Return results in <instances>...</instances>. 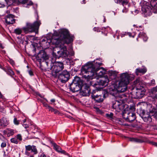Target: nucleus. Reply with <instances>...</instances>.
<instances>
[{
  "mask_svg": "<svg viewBox=\"0 0 157 157\" xmlns=\"http://www.w3.org/2000/svg\"><path fill=\"white\" fill-rule=\"evenodd\" d=\"M138 38H143L145 41H146L147 40V38L146 34L143 32H140L138 35V37L136 39L137 41H138Z\"/></svg>",
  "mask_w": 157,
  "mask_h": 157,
  "instance_id": "b1692460",
  "label": "nucleus"
},
{
  "mask_svg": "<svg viewBox=\"0 0 157 157\" xmlns=\"http://www.w3.org/2000/svg\"><path fill=\"white\" fill-rule=\"evenodd\" d=\"M22 32V29L20 28H17L14 30V33L17 35H20Z\"/></svg>",
  "mask_w": 157,
  "mask_h": 157,
  "instance_id": "2f4dec72",
  "label": "nucleus"
},
{
  "mask_svg": "<svg viewBox=\"0 0 157 157\" xmlns=\"http://www.w3.org/2000/svg\"><path fill=\"white\" fill-rule=\"evenodd\" d=\"M39 157H49V156H47L44 153H42L40 155H39Z\"/></svg>",
  "mask_w": 157,
  "mask_h": 157,
  "instance_id": "49530a36",
  "label": "nucleus"
},
{
  "mask_svg": "<svg viewBox=\"0 0 157 157\" xmlns=\"http://www.w3.org/2000/svg\"><path fill=\"white\" fill-rule=\"evenodd\" d=\"M64 68L63 64L60 62H55L52 63L51 74L54 78H56L59 72Z\"/></svg>",
  "mask_w": 157,
  "mask_h": 157,
  "instance_id": "423d86ee",
  "label": "nucleus"
},
{
  "mask_svg": "<svg viewBox=\"0 0 157 157\" xmlns=\"http://www.w3.org/2000/svg\"><path fill=\"white\" fill-rule=\"evenodd\" d=\"M113 114L112 113H110L105 114V116L107 118L109 119H113Z\"/></svg>",
  "mask_w": 157,
  "mask_h": 157,
  "instance_id": "7c9ffc66",
  "label": "nucleus"
},
{
  "mask_svg": "<svg viewBox=\"0 0 157 157\" xmlns=\"http://www.w3.org/2000/svg\"><path fill=\"white\" fill-rule=\"evenodd\" d=\"M115 2L117 3L121 4L123 6H126L128 4V0H114Z\"/></svg>",
  "mask_w": 157,
  "mask_h": 157,
  "instance_id": "5701e85b",
  "label": "nucleus"
},
{
  "mask_svg": "<svg viewBox=\"0 0 157 157\" xmlns=\"http://www.w3.org/2000/svg\"><path fill=\"white\" fill-rule=\"evenodd\" d=\"M6 73L12 77L13 78V76L14 75V73L10 67H7V71H6Z\"/></svg>",
  "mask_w": 157,
  "mask_h": 157,
  "instance_id": "bb28decb",
  "label": "nucleus"
},
{
  "mask_svg": "<svg viewBox=\"0 0 157 157\" xmlns=\"http://www.w3.org/2000/svg\"><path fill=\"white\" fill-rule=\"evenodd\" d=\"M122 116L125 121L129 123L132 122L136 118L135 114L134 113L129 112L128 111L123 112Z\"/></svg>",
  "mask_w": 157,
  "mask_h": 157,
  "instance_id": "1a4fd4ad",
  "label": "nucleus"
},
{
  "mask_svg": "<svg viewBox=\"0 0 157 157\" xmlns=\"http://www.w3.org/2000/svg\"><path fill=\"white\" fill-rule=\"evenodd\" d=\"M6 13H7V14H10V10H7L6 11Z\"/></svg>",
  "mask_w": 157,
  "mask_h": 157,
  "instance_id": "69168bd1",
  "label": "nucleus"
},
{
  "mask_svg": "<svg viewBox=\"0 0 157 157\" xmlns=\"http://www.w3.org/2000/svg\"><path fill=\"white\" fill-rule=\"evenodd\" d=\"M2 69L3 70L5 71L6 72V71H7V67L6 69V68H5V67H2Z\"/></svg>",
  "mask_w": 157,
  "mask_h": 157,
  "instance_id": "4d7b16f0",
  "label": "nucleus"
},
{
  "mask_svg": "<svg viewBox=\"0 0 157 157\" xmlns=\"http://www.w3.org/2000/svg\"><path fill=\"white\" fill-rule=\"evenodd\" d=\"M6 3L8 6L7 7V9L9 6H10L12 4V0H5Z\"/></svg>",
  "mask_w": 157,
  "mask_h": 157,
  "instance_id": "72a5a7b5",
  "label": "nucleus"
},
{
  "mask_svg": "<svg viewBox=\"0 0 157 157\" xmlns=\"http://www.w3.org/2000/svg\"><path fill=\"white\" fill-rule=\"evenodd\" d=\"M104 17V21H103L104 22H105L106 21V19H105V17L104 16H103Z\"/></svg>",
  "mask_w": 157,
  "mask_h": 157,
  "instance_id": "774afa93",
  "label": "nucleus"
},
{
  "mask_svg": "<svg viewBox=\"0 0 157 157\" xmlns=\"http://www.w3.org/2000/svg\"><path fill=\"white\" fill-rule=\"evenodd\" d=\"M8 132V136L9 137L13 135L14 133V132L13 130L10 128H7Z\"/></svg>",
  "mask_w": 157,
  "mask_h": 157,
  "instance_id": "c756f323",
  "label": "nucleus"
},
{
  "mask_svg": "<svg viewBox=\"0 0 157 157\" xmlns=\"http://www.w3.org/2000/svg\"><path fill=\"white\" fill-rule=\"evenodd\" d=\"M93 30L94 31H97V32H99L100 31V29L98 27H94L93 29Z\"/></svg>",
  "mask_w": 157,
  "mask_h": 157,
  "instance_id": "de8ad7c7",
  "label": "nucleus"
},
{
  "mask_svg": "<svg viewBox=\"0 0 157 157\" xmlns=\"http://www.w3.org/2000/svg\"><path fill=\"white\" fill-rule=\"evenodd\" d=\"M94 91H93L91 95L92 99H94L96 102L100 103L102 102L105 98V95L104 94H94Z\"/></svg>",
  "mask_w": 157,
  "mask_h": 157,
  "instance_id": "f8f14e48",
  "label": "nucleus"
},
{
  "mask_svg": "<svg viewBox=\"0 0 157 157\" xmlns=\"http://www.w3.org/2000/svg\"><path fill=\"white\" fill-rule=\"evenodd\" d=\"M35 13L36 15V21L33 23L27 22L26 24V27H23L22 29L25 33L37 31L39 28L41 23L40 21L39 20V17L36 11H35Z\"/></svg>",
  "mask_w": 157,
  "mask_h": 157,
  "instance_id": "39448f33",
  "label": "nucleus"
},
{
  "mask_svg": "<svg viewBox=\"0 0 157 157\" xmlns=\"http://www.w3.org/2000/svg\"><path fill=\"white\" fill-rule=\"evenodd\" d=\"M108 92L109 94L114 96H115L118 92L117 88H115L114 86L113 85L109 87L108 90Z\"/></svg>",
  "mask_w": 157,
  "mask_h": 157,
  "instance_id": "6ab92c4d",
  "label": "nucleus"
},
{
  "mask_svg": "<svg viewBox=\"0 0 157 157\" xmlns=\"http://www.w3.org/2000/svg\"><path fill=\"white\" fill-rule=\"evenodd\" d=\"M25 150L27 151H31L32 152H33L34 155L38 153V151L36 147L34 145H28L25 146Z\"/></svg>",
  "mask_w": 157,
  "mask_h": 157,
  "instance_id": "a211bd4d",
  "label": "nucleus"
},
{
  "mask_svg": "<svg viewBox=\"0 0 157 157\" xmlns=\"http://www.w3.org/2000/svg\"><path fill=\"white\" fill-rule=\"evenodd\" d=\"M128 84L123 83L121 82H119L117 89L118 92H124L127 89Z\"/></svg>",
  "mask_w": 157,
  "mask_h": 157,
  "instance_id": "dca6fc26",
  "label": "nucleus"
},
{
  "mask_svg": "<svg viewBox=\"0 0 157 157\" xmlns=\"http://www.w3.org/2000/svg\"><path fill=\"white\" fill-rule=\"evenodd\" d=\"M4 109H2V108H1L0 109V112H2V113H3L4 112Z\"/></svg>",
  "mask_w": 157,
  "mask_h": 157,
  "instance_id": "680f3d73",
  "label": "nucleus"
},
{
  "mask_svg": "<svg viewBox=\"0 0 157 157\" xmlns=\"http://www.w3.org/2000/svg\"><path fill=\"white\" fill-rule=\"evenodd\" d=\"M135 82L136 84V90H133L132 92V94L134 98H141L145 94L144 85L141 84L139 79H136Z\"/></svg>",
  "mask_w": 157,
  "mask_h": 157,
  "instance_id": "20e7f679",
  "label": "nucleus"
},
{
  "mask_svg": "<svg viewBox=\"0 0 157 157\" xmlns=\"http://www.w3.org/2000/svg\"><path fill=\"white\" fill-rule=\"evenodd\" d=\"M28 0H18L19 4L21 3L22 4H25L28 1Z\"/></svg>",
  "mask_w": 157,
  "mask_h": 157,
  "instance_id": "e433bc0d",
  "label": "nucleus"
},
{
  "mask_svg": "<svg viewBox=\"0 0 157 157\" xmlns=\"http://www.w3.org/2000/svg\"><path fill=\"white\" fill-rule=\"evenodd\" d=\"M82 83L80 78L76 76L74 78L72 82L70 84V89L73 92L80 90Z\"/></svg>",
  "mask_w": 157,
  "mask_h": 157,
  "instance_id": "0eeeda50",
  "label": "nucleus"
},
{
  "mask_svg": "<svg viewBox=\"0 0 157 157\" xmlns=\"http://www.w3.org/2000/svg\"><path fill=\"white\" fill-rule=\"evenodd\" d=\"M51 102L54 103L55 101V100L54 99H51L50 100Z\"/></svg>",
  "mask_w": 157,
  "mask_h": 157,
  "instance_id": "bf43d9fd",
  "label": "nucleus"
},
{
  "mask_svg": "<svg viewBox=\"0 0 157 157\" xmlns=\"http://www.w3.org/2000/svg\"><path fill=\"white\" fill-rule=\"evenodd\" d=\"M147 71V69L145 68H139L136 69L135 73L137 75H138L139 73H141L143 74H144Z\"/></svg>",
  "mask_w": 157,
  "mask_h": 157,
  "instance_id": "412c9836",
  "label": "nucleus"
},
{
  "mask_svg": "<svg viewBox=\"0 0 157 157\" xmlns=\"http://www.w3.org/2000/svg\"><path fill=\"white\" fill-rule=\"evenodd\" d=\"M152 0H151L150 4L152 8L145 5L143 6L142 8V10L143 13H146V15H150L151 13H157V0H155L154 6H153L151 3Z\"/></svg>",
  "mask_w": 157,
  "mask_h": 157,
  "instance_id": "6e6552de",
  "label": "nucleus"
},
{
  "mask_svg": "<svg viewBox=\"0 0 157 157\" xmlns=\"http://www.w3.org/2000/svg\"><path fill=\"white\" fill-rule=\"evenodd\" d=\"M102 63H97L94 64L93 63L86 65L82 66L81 69V72L82 75V78L86 80L87 81H89L93 78L94 74L97 75V72L101 69H103L102 71H101L98 73L99 76L101 77L105 73L106 71L102 67H100Z\"/></svg>",
  "mask_w": 157,
  "mask_h": 157,
  "instance_id": "f03ea898",
  "label": "nucleus"
},
{
  "mask_svg": "<svg viewBox=\"0 0 157 157\" xmlns=\"http://www.w3.org/2000/svg\"><path fill=\"white\" fill-rule=\"evenodd\" d=\"M2 137L4 138V137L1 133H0V139H1Z\"/></svg>",
  "mask_w": 157,
  "mask_h": 157,
  "instance_id": "0e129e2a",
  "label": "nucleus"
},
{
  "mask_svg": "<svg viewBox=\"0 0 157 157\" xmlns=\"http://www.w3.org/2000/svg\"><path fill=\"white\" fill-rule=\"evenodd\" d=\"M151 127L152 129L157 130V124H153L151 126Z\"/></svg>",
  "mask_w": 157,
  "mask_h": 157,
  "instance_id": "37998d69",
  "label": "nucleus"
},
{
  "mask_svg": "<svg viewBox=\"0 0 157 157\" xmlns=\"http://www.w3.org/2000/svg\"><path fill=\"white\" fill-rule=\"evenodd\" d=\"M128 140H129L131 142L137 143H141L143 142L142 140H141L140 139L134 138H129Z\"/></svg>",
  "mask_w": 157,
  "mask_h": 157,
  "instance_id": "cd10ccee",
  "label": "nucleus"
},
{
  "mask_svg": "<svg viewBox=\"0 0 157 157\" xmlns=\"http://www.w3.org/2000/svg\"><path fill=\"white\" fill-rule=\"evenodd\" d=\"M55 114L59 113V111L55 109H54V110L53 111Z\"/></svg>",
  "mask_w": 157,
  "mask_h": 157,
  "instance_id": "864d4df0",
  "label": "nucleus"
},
{
  "mask_svg": "<svg viewBox=\"0 0 157 157\" xmlns=\"http://www.w3.org/2000/svg\"><path fill=\"white\" fill-rule=\"evenodd\" d=\"M5 5L4 4H2L0 3V8H3L5 7Z\"/></svg>",
  "mask_w": 157,
  "mask_h": 157,
  "instance_id": "6e6d98bb",
  "label": "nucleus"
},
{
  "mask_svg": "<svg viewBox=\"0 0 157 157\" xmlns=\"http://www.w3.org/2000/svg\"><path fill=\"white\" fill-rule=\"evenodd\" d=\"M29 74L31 75L32 76L33 75V71L31 70H29Z\"/></svg>",
  "mask_w": 157,
  "mask_h": 157,
  "instance_id": "603ef678",
  "label": "nucleus"
},
{
  "mask_svg": "<svg viewBox=\"0 0 157 157\" xmlns=\"http://www.w3.org/2000/svg\"><path fill=\"white\" fill-rule=\"evenodd\" d=\"M6 143L5 142H4L2 143L1 144V147L2 148L5 147H6Z\"/></svg>",
  "mask_w": 157,
  "mask_h": 157,
  "instance_id": "a19ab883",
  "label": "nucleus"
},
{
  "mask_svg": "<svg viewBox=\"0 0 157 157\" xmlns=\"http://www.w3.org/2000/svg\"><path fill=\"white\" fill-rule=\"evenodd\" d=\"M13 122L14 124L16 125H18L20 123V121L19 120H17V118L15 117H14Z\"/></svg>",
  "mask_w": 157,
  "mask_h": 157,
  "instance_id": "473e14b6",
  "label": "nucleus"
},
{
  "mask_svg": "<svg viewBox=\"0 0 157 157\" xmlns=\"http://www.w3.org/2000/svg\"><path fill=\"white\" fill-rule=\"evenodd\" d=\"M33 4V2L31 1H30L25 6L27 8H29V6L32 5Z\"/></svg>",
  "mask_w": 157,
  "mask_h": 157,
  "instance_id": "c03bdc74",
  "label": "nucleus"
},
{
  "mask_svg": "<svg viewBox=\"0 0 157 157\" xmlns=\"http://www.w3.org/2000/svg\"><path fill=\"white\" fill-rule=\"evenodd\" d=\"M3 97V95L1 93V92H0V98H2Z\"/></svg>",
  "mask_w": 157,
  "mask_h": 157,
  "instance_id": "e2e57ef3",
  "label": "nucleus"
},
{
  "mask_svg": "<svg viewBox=\"0 0 157 157\" xmlns=\"http://www.w3.org/2000/svg\"><path fill=\"white\" fill-rule=\"evenodd\" d=\"M49 40H48L47 37H44V38H42L41 40L40 41V42H49Z\"/></svg>",
  "mask_w": 157,
  "mask_h": 157,
  "instance_id": "4c0bfd02",
  "label": "nucleus"
},
{
  "mask_svg": "<svg viewBox=\"0 0 157 157\" xmlns=\"http://www.w3.org/2000/svg\"><path fill=\"white\" fill-rule=\"evenodd\" d=\"M26 119H24L23 120V124L25 123L26 122Z\"/></svg>",
  "mask_w": 157,
  "mask_h": 157,
  "instance_id": "338daca9",
  "label": "nucleus"
},
{
  "mask_svg": "<svg viewBox=\"0 0 157 157\" xmlns=\"http://www.w3.org/2000/svg\"><path fill=\"white\" fill-rule=\"evenodd\" d=\"M9 62L13 66L15 64L14 61L11 59H9Z\"/></svg>",
  "mask_w": 157,
  "mask_h": 157,
  "instance_id": "ea45409f",
  "label": "nucleus"
},
{
  "mask_svg": "<svg viewBox=\"0 0 157 157\" xmlns=\"http://www.w3.org/2000/svg\"><path fill=\"white\" fill-rule=\"evenodd\" d=\"M3 133L4 135L7 134V136H8V132L7 128L6 129V130L3 131Z\"/></svg>",
  "mask_w": 157,
  "mask_h": 157,
  "instance_id": "8fccbe9b",
  "label": "nucleus"
},
{
  "mask_svg": "<svg viewBox=\"0 0 157 157\" xmlns=\"http://www.w3.org/2000/svg\"><path fill=\"white\" fill-rule=\"evenodd\" d=\"M151 84L152 85H154L155 84V81L154 79H152L151 80Z\"/></svg>",
  "mask_w": 157,
  "mask_h": 157,
  "instance_id": "09e8293b",
  "label": "nucleus"
},
{
  "mask_svg": "<svg viewBox=\"0 0 157 157\" xmlns=\"http://www.w3.org/2000/svg\"><path fill=\"white\" fill-rule=\"evenodd\" d=\"M74 38V36L70 35L67 29H63L55 32L52 39L48 40L49 42H40V46L45 49L49 47L51 43L55 45L56 47L60 48V50L57 52L56 58H66L69 55V52L66 47L64 44L71 43L73 41Z\"/></svg>",
  "mask_w": 157,
  "mask_h": 157,
  "instance_id": "f257e3e1",
  "label": "nucleus"
},
{
  "mask_svg": "<svg viewBox=\"0 0 157 157\" xmlns=\"http://www.w3.org/2000/svg\"><path fill=\"white\" fill-rule=\"evenodd\" d=\"M155 0H152L151 1V4H152V5L153 6H154V3L155 4Z\"/></svg>",
  "mask_w": 157,
  "mask_h": 157,
  "instance_id": "13d9d810",
  "label": "nucleus"
},
{
  "mask_svg": "<svg viewBox=\"0 0 157 157\" xmlns=\"http://www.w3.org/2000/svg\"><path fill=\"white\" fill-rule=\"evenodd\" d=\"M15 16L12 14H9L5 18V22L7 25L13 24L15 22Z\"/></svg>",
  "mask_w": 157,
  "mask_h": 157,
  "instance_id": "2eb2a0df",
  "label": "nucleus"
},
{
  "mask_svg": "<svg viewBox=\"0 0 157 157\" xmlns=\"http://www.w3.org/2000/svg\"><path fill=\"white\" fill-rule=\"evenodd\" d=\"M152 96L155 99H157V86L153 88L151 90Z\"/></svg>",
  "mask_w": 157,
  "mask_h": 157,
  "instance_id": "a878e982",
  "label": "nucleus"
},
{
  "mask_svg": "<svg viewBox=\"0 0 157 157\" xmlns=\"http://www.w3.org/2000/svg\"><path fill=\"white\" fill-rule=\"evenodd\" d=\"M51 143L54 149L56 151L59 152L61 151V147L57 145L56 143H54L52 141H51Z\"/></svg>",
  "mask_w": 157,
  "mask_h": 157,
  "instance_id": "393cba45",
  "label": "nucleus"
},
{
  "mask_svg": "<svg viewBox=\"0 0 157 157\" xmlns=\"http://www.w3.org/2000/svg\"><path fill=\"white\" fill-rule=\"evenodd\" d=\"M16 139L20 141H21L22 140V138L21 135L20 134H17L16 136Z\"/></svg>",
  "mask_w": 157,
  "mask_h": 157,
  "instance_id": "58836bf2",
  "label": "nucleus"
},
{
  "mask_svg": "<svg viewBox=\"0 0 157 157\" xmlns=\"http://www.w3.org/2000/svg\"><path fill=\"white\" fill-rule=\"evenodd\" d=\"M143 120L145 122L147 123L151 122L152 121L151 116L148 114H145L144 111H142V113L140 115Z\"/></svg>",
  "mask_w": 157,
  "mask_h": 157,
  "instance_id": "f3484780",
  "label": "nucleus"
},
{
  "mask_svg": "<svg viewBox=\"0 0 157 157\" xmlns=\"http://www.w3.org/2000/svg\"><path fill=\"white\" fill-rule=\"evenodd\" d=\"M112 108L118 112H120L124 108L123 104L118 101L114 100L112 102Z\"/></svg>",
  "mask_w": 157,
  "mask_h": 157,
  "instance_id": "4468645a",
  "label": "nucleus"
},
{
  "mask_svg": "<svg viewBox=\"0 0 157 157\" xmlns=\"http://www.w3.org/2000/svg\"><path fill=\"white\" fill-rule=\"evenodd\" d=\"M80 90L81 94L83 96H87L90 95V87L86 84H82Z\"/></svg>",
  "mask_w": 157,
  "mask_h": 157,
  "instance_id": "ddd939ff",
  "label": "nucleus"
},
{
  "mask_svg": "<svg viewBox=\"0 0 157 157\" xmlns=\"http://www.w3.org/2000/svg\"><path fill=\"white\" fill-rule=\"evenodd\" d=\"M43 105L44 106L47 108L48 109V111H51V112H53L54 110V109L50 106L48 104H47L45 103H43Z\"/></svg>",
  "mask_w": 157,
  "mask_h": 157,
  "instance_id": "c85d7f7f",
  "label": "nucleus"
},
{
  "mask_svg": "<svg viewBox=\"0 0 157 157\" xmlns=\"http://www.w3.org/2000/svg\"><path fill=\"white\" fill-rule=\"evenodd\" d=\"M12 4L19 5L18 0H12Z\"/></svg>",
  "mask_w": 157,
  "mask_h": 157,
  "instance_id": "79ce46f5",
  "label": "nucleus"
},
{
  "mask_svg": "<svg viewBox=\"0 0 157 157\" xmlns=\"http://www.w3.org/2000/svg\"><path fill=\"white\" fill-rule=\"evenodd\" d=\"M23 126L25 128H26L29 127L28 125L27 124H23Z\"/></svg>",
  "mask_w": 157,
  "mask_h": 157,
  "instance_id": "3c124183",
  "label": "nucleus"
},
{
  "mask_svg": "<svg viewBox=\"0 0 157 157\" xmlns=\"http://www.w3.org/2000/svg\"><path fill=\"white\" fill-rule=\"evenodd\" d=\"M59 152L66 155H68V153L66 152L64 150H62V149Z\"/></svg>",
  "mask_w": 157,
  "mask_h": 157,
  "instance_id": "a18cd8bd",
  "label": "nucleus"
},
{
  "mask_svg": "<svg viewBox=\"0 0 157 157\" xmlns=\"http://www.w3.org/2000/svg\"><path fill=\"white\" fill-rule=\"evenodd\" d=\"M124 35H128L129 36L131 37L132 36V34L130 33L129 32H125L124 33L122 34L121 35V36L122 37L124 36ZM133 37H134V36H132Z\"/></svg>",
  "mask_w": 157,
  "mask_h": 157,
  "instance_id": "c9c22d12",
  "label": "nucleus"
},
{
  "mask_svg": "<svg viewBox=\"0 0 157 157\" xmlns=\"http://www.w3.org/2000/svg\"><path fill=\"white\" fill-rule=\"evenodd\" d=\"M152 144L153 145H154L155 147H157V143H156L155 142H152Z\"/></svg>",
  "mask_w": 157,
  "mask_h": 157,
  "instance_id": "5fc2aeb1",
  "label": "nucleus"
},
{
  "mask_svg": "<svg viewBox=\"0 0 157 157\" xmlns=\"http://www.w3.org/2000/svg\"><path fill=\"white\" fill-rule=\"evenodd\" d=\"M82 4H85L86 3V1L85 0H83L82 2H81Z\"/></svg>",
  "mask_w": 157,
  "mask_h": 157,
  "instance_id": "052dcab7",
  "label": "nucleus"
},
{
  "mask_svg": "<svg viewBox=\"0 0 157 157\" xmlns=\"http://www.w3.org/2000/svg\"><path fill=\"white\" fill-rule=\"evenodd\" d=\"M10 141L11 142L15 144H17L18 143V141L17 140V139L15 138H11L10 139Z\"/></svg>",
  "mask_w": 157,
  "mask_h": 157,
  "instance_id": "f704fd0d",
  "label": "nucleus"
},
{
  "mask_svg": "<svg viewBox=\"0 0 157 157\" xmlns=\"http://www.w3.org/2000/svg\"><path fill=\"white\" fill-rule=\"evenodd\" d=\"M109 82V80L107 78H104L100 81L99 83L103 86H105L108 85Z\"/></svg>",
  "mask_w": 157,
  "mask_h": 157,
  "instance_id": "aec40b11",
  "label": "nucleus"
},
{
  "mask_svg": "<svg viewBox=\"0 0 157 157\" xmlns=\"http://www.w3.org/2000/svg\"><path fill=\"white\" fill-rule=\"evenodd\" d=\"M134 77L131 75H129L127 73L121 74L120 76V82L128 84L130 80H132Z\"/></svg>",
  "mask_w": 157,
  "mask_h": 157,
  "instance_id": "9b49d317",
  "label": "nucleus"
},
{
  "mask_svg": "<svg viewBox=\"0 0 157 157\" xmlns=\"http://www.w3.org/2000/svg\"><path fill=\"white\" fill-rule=\"evenodd\" d=\"M57 77L59 80L62 83H65L69 79L70 73L67 70H64L59 73Z\"/></svg>",
  "mask_w": 157,
  "mask_h": 157,
  "instance_id": "9d476101",
  "label": "nucleus"
},
{
  "mask_svg": "<svg viewBox=\"0 0 157 157\" xmlns=\"http://www.w3.org/2000/svg\"><path fill=\"white\" fill-rule=\"evenodd\" d=\"M49 57L44 51H39L37 57V60L39 62L40 66L43 68V69L46 71L51 70L52 66V61L48 60Z\"/></svg>",
  "mask_w": 157,
  "mask_h": 157,
  "instance_id": "7ed1b4c3",
  "label": "nucleus"
},
{
  "mask_svg": "<svg viewBox=\"0 0 157 157\" xmlns=\"http://www.w3.org/2000/svg\"><path fill=\"white\" fill-rule=\"evenodd\" d=\"M9 121H8L7 119L5 117H3L2 118V124L0 125L2 127H6L9 124Z\"/></svg>",
  "mask_w": 157,
  "mask_h": 157,
  "instance_id": "4be33fe9",
  "label": "nucleus"
}]
</instances>
